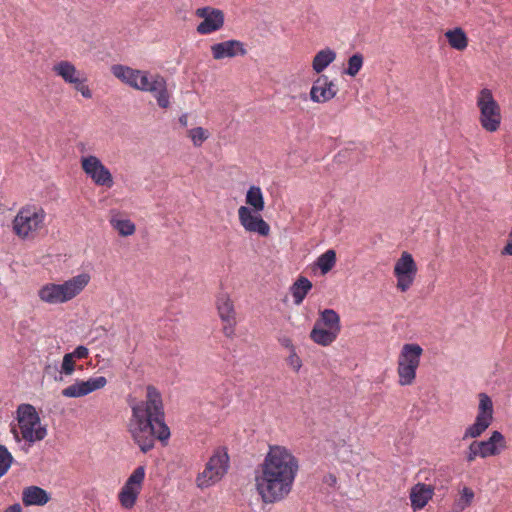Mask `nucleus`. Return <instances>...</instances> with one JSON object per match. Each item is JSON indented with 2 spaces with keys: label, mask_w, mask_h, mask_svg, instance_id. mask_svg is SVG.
Wrapping results in <instances>:
<instances>
[{
  "label": "nucleus",
  "mask_w": 512,
  "mask_h": 512,
  "mask_svg": "<svg viewBox=\"0 0 512 512\" xmlns=\"http://www.w3.org/2000/svg\"><path fill=\"white\" fill-rule=\"evenodd\" d=\"M111 224L118 234L127 237L135 233V224L129 219H112Z\"/></svg>",
  "instance_id": "32"
},
{
  "label": "nucleus",
  "mask_w": 512,
  "mask_h": 512,
  "mask_svg": "<svg viewBox=\"0 0 512 512\" xmlns=\"http://www.w3.org/2000/svg\"><path fill=\"white\" fill-rule=\"evenodd\" d=\"M70 354L74 359H86L89 356V350L87 347L79 345Z\"/></svg>",
  "instance_id": "42"
},
{
  "label": "nucleus",
  "mask_w": 512,
  "mask_h": 512,
  "mask_svg": "<svg viewBox=\"0 0 512 512\" xmlns=\"http://www.w3.org/2000/svg\"><path fill=\"white\" fill-rule=\"evenodd\" d=\"M107 384L104 376L89 378L88 380H76L72 385L62 390V395L67 398H79L86 396Z\"/></svg>",
  "instance_id": "14"
},
{
  "label": "nucleus",
  "mask_w": 512,
  "mask_h": 512,
  "mask_svg": "<svg viewBox=\"0 0 512 512\" xmlns=\"http://www.w3.org/2000/svg\"><path fill=\"white\" fill-rule=\"evenodd\" d=\"M315 324L339 333L341 331L340 316L334 309L326 308L321 310Z\"/></svg>",
  "instance_id": "23"
},
{
  "label": "nucleus",
  "mask_w": 512,
  "mask_h": 512,
  "mask_svg": "<svg viewBox=\"0 0 512 512\" xmlns=\"http://www.w3.org/2000/svg\"><path fill=\"white\" fill-rule=\"evenodd\" d=\"M113 75L120 79L123 83L133 87L134 89L143 91L142 80L144 78L151 79L147 71L133 69L121 64H115L111 67Z\"/></svg>",
  "instance_id": "15"
},
{
  "label": "nucleus",
  "mask_w": 512,
  "mask_h": 512,
  "mask_svg": "<svg viewBox=\"0 0 512 512\" xmlns=\"http://www.w3.org/2000/svg\"><path fill=\"white\" fill-rule=\"evenodd\" d=\"M482 458L499 455L507 447L504 435L500 431H493L487 440L478 441Z\"/></svg>",
  "instance_id": "19"
},
{
  "label": "nucleus",
  "mask_w": 512,
  "mask_h": 512,
  "mask_svg": "<svg viewBox=\"0 0 512 512\" xmlns=\"http://www.w3.org/2000/svg\"><path fill=\"white\" fill-rule=\"evenodd\" d=\"M501 254L512 256V240L508 239L506 245L503 247L501 251Z\"/></svg>",
  "instance_id": "46"
},
{
  "label": "nucleus",
  "mask_w": 512,
  "mask_h": 512,
  "mask_svg": "<svg viewBox=\"0 0 512 512\" xmlns=\"http://www.w3.org/2000/svg\"><path fill=\"white\" fill-rule=\"evenodd\" d=\"M51 500V494L39 486H28L23 489L22 502L25 507L44 506Z\"/></svg>",
  "instance_id": "20"
},
{
  "label": "nucleus",
  "mask_w": 512,
  "mask_h": 512,
  "mask_svg": "<svg viewBox=\"0 0 512 512\" xmlns=\"http://www.w3.org/2000/svg\"><path fill=\"white\" fill-rule=\"evenodd\" d=\"M299 470V461L284 446L269 445V450L255 469V486L265 504L288 497Z\"/></svg>",
  "instance_id": "1"
},
{
  "label": "nucleus",
  "mask_w": 512,
  "mask_h": 512,
  "mask_svg": "<svg viewBox=\"0 0 512 512\" xmlns=\"http://www.w3.org/2000/svg\"><path fill=\"white\" fill-rule=\"evenodd\" d=\"M229 455L226 448L217 449L206 463L204 471L198 475L197 484L199 487H208L220 480L228 471Z\"/></svg>",
  "instance_id": "7"
},
{
  "label": "nucleus",
  "mask_w": 512,
  "mask_h": 512,
  "mask_svg": "<svg viewBox=\"0 0 512 512\" xmlns=\"http://www.w3.org/2000/svg\"><path fill=\"white\" fill-rule=\"evenodd\" d=\"M336 261V251L334 249H328L317 258L315 266L320 269L322 275H326L334 268Z\"/></svg>",
  "instance_id": "30"
},
{
  "label": "nucleus",
  "mask_w": 512,
  "mask_h": 512,
  "mask_svg": "<svg viewBox=\"0 0 512 512\" xmlns=\"http://www.w3.org/2000/svg\"><path fill=\"white\" fill-rule=\"evenodd\" d=\"M493 402L486 393L479 394L478 413L475 422L466 428L463 440L480 437L493 421Z\"/></svg>",
  "instance_id": "8"
},
{
  "label": "nucleus",
  "mask_w": 512,
  "mask_h": 512,
  "mask_svg": "<svg viewBox=\"0 0 512 512\" xmlns=\"http://www.w3.org/2000/svg\"><path fill=\"white\" fill-rule=\"evenodd\" d=\"M449 45L458 51L464 50L468 45V38L464 30L460 27L450 29L445 33Z\"/></svg>",
  "instance_id": "27"
},
{
  "label": "nucleus",
  "mask_w": 512,
  "mask_h": 512,
  "mask_svg": "<svg viewBox=\"0 0 512 512\" xmlns=\"http://www.w3.org/2000/svg\"><path fill=\"white\" fill-rule=\"evenodd\" d=\"M196 16L203 18L196 28L199 34L207 35L218 31L224 25L225 16L224 12L220 9L205 6L196 10Z\"/></svg>",
  "instance_id": "12"
},
{
  "label": "nucleus",
  "mask_w": 512,
  "mask_h": 512,
  "mask_svg": "<svg viewBox=\"0 0 512 512\" xmlns=\"http://www.w3.org/2000/svg\"><path fill=\"white\" fill-rule=\"evenodd\" d=\"M417 273V265L408 252H403L394 266V274L397 278V288L405 292L412 285Z\"/></svg>",
  "instance_id": "11"
},
{
  "label": "nucleus",
  "mask_w": 512,
  "mask_h": 512,
  "mask_svg": "<svg viewBox=\"0 0 512 512\" xmlns=\"http://www.w3.org/2000/svg\"><path fill=\"white\" fill-rule=\"evenodd\" d=\"M423 349L416 343L404 344L398 357V375L401 385H410L416 378Z\"/></svg>",
  "instance_id": "6"
},
{
  "label": "nucleus",
  "mask_w": 512,
  "mask_h": 512,
  "mask_svg": "<svg viewBox=\"0 0 512 512\" xmlns=\"http://www.w3.org/2000/svg\"><path fill=\"white\" fill-rule=\"evenodd\" d=\"M4 512H22V507L19 503H14L7 507Z\"/></svg>",
  "instance_id": "47"
},
{
  "label": "nucleus",
  "mask_w": 512,
  "mask_h": 512,
  "mask_svg": "<svg viewBox=\"0 0 512 512\" xmlns=\"http://www.w3.org/2000/svg\"><path fill=\"white\" fill-rule=\"evenodd\" d=\"M140 491L141 490L139 489L124 484L118 495L122 507H124L125 509H131L132 507H134L138 495L140 494Z\"/></svg>",
  "instance_id": "31"
},
{
  "label": "nucleus",
  "mask_w": 512,
  "mask_h": 512,
  "mask_svg": "<svg viewBox=\"0 0 512 512\" xmlns=\"http://www.w3.org/2000/svg\"><path fill=\"white\" fill-rule=\"evenodd\" d=\"M76 369L75 359L70 353H66L63 357L60 374L70 376Z\"/></svg>",
  "instance_id": "37"
},
{
  "label": "nucleus",
  "mask_w": 512,
  "mask_h": 512,
  "mask_svg": "<svg viewBox=\"0 0 512 512\" xmlns=\"http://www.w3.org/2000/svg\"><path fill=\"white\" fill-rule=\"evenodd\" d=\"M474 498V492L471 488L464 487L461 496L455 501L452 512H462L466 507L470 506Z\"/></svg>",
  "instance_id": "34"
},
{
  "label": "nucleus",
  "mask_w": 512,
  "mask_h": 512,
  "mask_svg": "<svg viewBox=\"0 0 512 512\" xmlns=\"http://www.w3.org/2000/svg\"><path fill=\"white\" fill-rule=\"evenodd\" d=\"M86 81L87 79L85 77H81L80 75L77 76V81L72 83V85H74L75 90L79 91L84 98L89 99L92 97V92L88 85L85 84Z\"/></svg>",
  "instance_id": "40"
},
{
  "label": "nucleus",
  "mask_w": 512,
  "mask_h": 512,
  "mask_svg": "<svg viewBox=\"0 0 512 512\" xmlns=\"http://www.w3.org/2000/svg\"><path fill=\"white\" fill-rule=\"evenodd\" d=\"M476 455H474L472 452H470L469 450L466 452V460L467 462L471 463L473 462L475 459H476Z\"/></svg>",
  "instance_id": "50"
},
{
  "label": "nucleus",
  "mask_w": 512,
  "mask_h": 512,
  "mask_svg": "<svg viewBox=\"0 0 512 512\" xmlns=\"http://www.w3.org/2000/svg\"><path fill=\"white\" fill-rule=\"evenodd\" d=\"M53 71L69 84L75 83V81H77V76L81 75L74 64L69 61H60L55 64L53 66Z\"/></svg>",
  "instance_id": "26"
},
{
  "label": "nucleus",
  "mask_w": 512,
  "mask_h": 512,
  "mask_svg": "<svg viewBox=\"0 0 512 512\" xmlns=\"http://www.w3.org/2000/svg\"><path fill=\"white\" fill-rule=\"evenodd\" d=\"M81 168L87 176L98 186L111 188L114 184L110 170L93 155L81 158Z\"/></svg>",
  "instance_id": "10"
},
{
  "label": "nucleus",
  "mask_w": 512,
  "mask_h": 512,
  "mask_svg": "<svg viewBox=\"0 0 512 512\" xmlns=\"http://www.w3.org/2000/svg\"><path fill=\"white\" fill-rule=\"evenodd\" d=\"M90 275L81 273L62 284L49 283L38 291L39 298L47 303H64L77 296L89 283Z\"/></svg>",
  "instance_id": "4"
},
{
  "label": "nucleus",
  "mask_w": 512,
  "mask_h": 512,
  "mask_svg": "<svg viewBox=\"0 0 512 512\" xmlns=\"http://www.w3.org/2000/svg\"><path fill=\"white\" fill-rule=\"evenodd\" d=\"M213 59L222 60L224 58H234L237 55L245 56L247 50L245 44L239 40L231 39L211 46Z\"/></svg>",
  "instance_id": "17"
},
{
  "label": "nucleus",
  "mask_w": 512,
  "mask_h": 512,
  "mask_svg": "<svg viewBox=\"0 0 512 512\" xmlns=\"http://www.w3.org/2000/svg\"><path fill=\"white\" fill-rule=\"evenodd\" d=\"M364 62V57L361 53L356 52L348 58L347 67L344 69V74L355 77L361 70Z\"/></svg>",
  "instance_id": "33"
},
{
  "label": "nucleus",
  "mask_w": 512,
  "mask_h": 512,
  "mask_svg": "<svg viewBox=\"0 0 512 512\" xmlns=\"http://www.w3.org/2000/svg\"><path fill=\"white\" fill-rule=\"evenodd\" d=\"M478 441L474 440L473 442H471V444L469 445L468 447V450L470 452H472L474 455H476L477 457H481L482 458V453H481V449L479 448L478 446Z\"/></svg>",
  "instance_id": "43"
},
{
  "label": "nucleus",
  "mask_w": 512,
  "mask_h": 512,
  "mask_svg": "<svg viewBox=\"0 0 512 512\" xmlns=\"http://www.w3.org/2000/svg\"><path fill=\"white\" fill-rule=\"evenodd\" d=\"M279 342L283 347L289 349L290 352L292 351V349H295V346L293 345L292 340L288 337L279 338Z\"/></svg>",
  "instance_id": "45"
},
{
  "label": "nucleus",
  "mask_w": 512,
  "mask_h": 512,
  "mask_svg": "<svg viewBox=\"0 0 512 512\" xmlns=\"http://www.w3.org/2000/svg\"><path fill=\"white\" fill-rule=\"evenodd\" d=\"M145 478V467L138 466L128 477L125 484L141 490Z\"/></svg>",
  "instance_id": "36"
},
{
  "label": "nucleus",
  "mask_w": 512,
  "mask_h": 512,
  "mask_svg": "<svg viewBox=\"0 0 512 512\" xmlns=\"http://www.w3.org/2000/svg\"><path fill=\"white\" fill-rule=\"evenodd\" d=\"M239 221L248 232L257 233L262 237H267L270 233L269 224L259 213H254L247 206H241L238 210Z\"/></svg>",
  "instance_id": "13"
},
{
  "label": "nucleus",
  "mask_w": 512,
  "mask_h": 512,
  "mask_svg": "<svg viewBox=\"0 0 512 512\" xmlns=\"http://www.w3.org/2000/svg\"><path fill=\"white\" fill-rule=\"evenodd\" d=\"M477 107L480 111L479 122L482 128L487 132H496L501 124V109L490 89L483 88L479 92Z\"/></svg>",
  "instance_id": "5"
},
{
  "label": "nucleus",
  "mask_w": 512,
  "mask_h": 512,
  "mask_svg": "<svg viewBox=\"0 0 512 512\" xmlns=\"http://www.w3.org/2000/svg\"><path fill=\"white\" fill-rule=\"evenodd\" d=\"M246 204L249 205L254 213L264 210L265 202L262 191L258 186H250L246 194Z\"/></svg>",
  "instance_id": "29"
},
{
  "label": "nucleus",
  "mask_w": 512,
  "mask_h": 512,
  "mask_svg": "<svg viewBox=\"0 0 512 512\" xmlns=\"http://www.w3.org/2000/svg\"><path fill=\"white\" fill-rule=\"evenodd\" d=\"M14 461V457L8 448L0 444V478L7 474Z\"/></svg>",
  "instance_id": "35"
},
{
  "label": "nucleus",
  "mask_w": 512,
  "mask_h": 512,
  "mask_svg": "<svg viewBox=\"0 0 512 512\" xmlns=\"http://www.w3.org/2000/svg\"><path fill=\"white\" fill-rule=\"evenodd\" d=\"M287 363L290 365L295 372H298L302 367V361L296 353V349H292L290 355L287 358Z\"/></svg>",
  "instance_id": "41"
},
{
  "label": "nucleus",
  "mask_w": 512,
  "mask_h": 512,
  "mask_svg": "<svg viewBox=\"0 0 512 512\" xmlns=\"http://www.w3.org/2000/svg\"><path fill=\"white\" fill-rule=\"evenodd\" d=\"M147 401L132 407L136 426H130V433L143 453L153 449L155 439L165 442L170 437V429L165 423V413L160 392L149 385Z\"/></svg>",
  "instance_id": "2"
},
{
  "label": "nucleus",
  "mask_w": 512,
  "mask_h": 512,
  "mask_svg": "<svg viewBox=\"0 0 512 512\" xmlns=\"http://www.w3.org/2000/svg\"><path fill=\"white\" fill-rule=\"evenodd\" d=\"M336 59V52L331 48H325L316 53L312 61L313 70L320 74Z\"/></svg>",
  "instance_id": "25"
},
{
  "label": "nucleus",
  "mask_w": 512,
  "mask_h": 512,
  "mask_svg": "<svg viewBox=\"0 0 512 512\" xmlns=\"http://www.w3.org/2000/svg\"><path fill=\"white\" fill-rule=\"evenodd\" d=\"M338 335L339 332L333 331L328 328H324L316 324H314L310 332L311 340L321 346H329L336 340Z\"/></svg>",
  "instance_id": "22"
},
{
  "label": "nucleus",
  "mask_w": 512,
  "mask_h": 512,
  "mask_svg": "<svg viewBox=\"0 0 512 512\" xmlns=\"http://www.w3.org/2000/svg\"><path fill=\"white\" fill-rule=\"evenodd\" d=\"M194 146L199 147L208 138V132L202 127H195L189 131Z\"/></svg>",
  "instance_id": "39"
},
{
  "label": "nucleus",
  "mask_w": 512,
  "mask_h": 512,
  "mask_svg": "<svg viewBox=\"0 0 512 512\" xmlns=\"http://www.w3.org/2000/svg\"><path fill=\"white\" fill-rule=\"evenodd\" d=\"M143 91L146 92H157L156 99L157 104L161 108H168L169 106V93L167 90V83L163 76L156 74L152 76V79L144 78L142 80Z\"/></svg>",
  "instance_id": "18"
},
{
  "label": "nucleus",
  "mask_w": 512,
  "mask_h": 512,
  "mask_svg": "<svg viewBox=\"0 0 512 512\" xmlns=\"http://www.w3.org/2000/svg\"><path fill=\"white\" fill-rule=\"evenodd\" d=\"M33 443H29V442H26L24 443V445L21 446V450L24 451L25 453H28L30 447L32 446Z\"/></svg>",
  "instance_id": "51"
},
{
  "label": "nucleus",
  "mask_w": 512,
  "mask_h": 512,
  "mask_svg": "<svg viewBox=\"0 0 512 512\" xmlns=\"http://www.w3.org/2000/svg\"><path fill=\"white\" fill-rule=\"evenodd\" d=\"M337 482V478L334 474H328L326 477H325V483H328L329 485H335Z\"/></svg>",
  "instance_id": "48"
},
{
  "label": "nucleus",
  "mask_w": 512,
  "mask_h": 512,
  "mask_svg": "<svg viewBox=\"0 0 512 512\" xmlns=\"http://www.w3.org/2000/svg\"><path fill=\"white\" fill-rule=\"evenodd\" d=\"M44 375L52 378L54 381H62V374H60V369L58 368V362L53 361L49 362L47 361L44 369H43Z\"/></svg>",
  "instance_id": "38"
},
{
  "label": "nucleus",
  "mask_w": 512,
  "mask_h": 512,
  "mask_svg": "<svg viewBox=\"0 0 512 512\" xmlns=\"http://www.w3.org/2000/svg\"><path fill=\"white\" fill-rule=\"evenodd\" d=\"M16 413L20 432L13 426L11 433L17 443L22 439L29 443H35L46 437L47 427L41 425L40 416L33 405L22 403L17 407Z\"/></svg>",
  "instance_id": "3"
},
{
  "label": "nucleus",
  "mask_w": 512,
  "mask_h": 512,
  "mask_svg": "<svg viewBox=\"0 0 512 512\" xmlns=\"http://www.w3.org/2000/svg\"><path fill=\"white\" fill-rule=\"evenodd\" d=\"M337 91L334 82L329 80L328 76L321 74L312 85L310 99L316 103H325L334 98Z\"/></svg>",
  "instance_id": "16"
},
{
  "label": "nucleus",
  "mask_w": 512,
  "mask_h": 512,
  "mask_svg": "<svg viewBox=\"0 0 512 512\" xmlns=\"http://www.w3.org/2000/svg\"><path fill=\"white\" fill-rule=\"evenodd\" d=\"M179 123L181 126L186 127L188 125V117L186 114H183L179 117Z\"/></svg>",
  "instance_id": "49"
},
{
  "label": "nucleus",
  "mask_w": 512,
  "mask_h": 512,
  "mask_svg": "<svg viewBox=\"0 0 512 512\" xmlns=\"http://www.w3.org/2000/svg\"><path fill=\"white\" fill-rule=\"evenodd\" d=\"M44 217L45 212L43 209L36 210L35 207L23 208L13 220V230L16 235L26 237L30 231L42 227Z\"/></svg>",
  "instance_id": "9"
},
{
  "label": "nucleus",
  "mask_w": 512,
  "mask_h": 512,
  "mask_svg": "<svg viewBox=\"0 0 512 512\" xmlns=\"http://www.w3.org/2000/svg\"><path fill=\"white\" fill-rule=\"evenodd\" d=\"M434 488L431 485L417 483L410 492L411 506L414 511L423 509L433 496Z\"/></svg>",
  "instance_id": "21"
},
{
  "label": "nucleus",
  "mask_w": 512,
  "mask_h": 512,
  "mask_svg": "<svg viewBox=\"0 0 512 512\" xmlns=\"http://www.w3.org/2000/svg\"><path fill=\"white\" fill-rule=\"evenodd\" d=\"M217 309L219 316L224 322H234V305L228 295L222 294L217 299Z\"/></svg>",
  "instance_id": "28"
},
{
  "label": "nucleus",
  "mask_w": 512,
  "mask_h": 512,
  "mask_svg": "<svg viewBox=\"0 0 512 512\" xmlns=\"http://www.w3.org/2000/svg\"><path fill=\"white\" fill-rule=\"evenodd\" d=\"M235 323V320L234 322H226V325L223 327V332L227 337H231L234 334Z\"/></svg>",
  "instance_id": "44"
},
{
  "label": "nucleus",
  "mask_w": 512,
  "mask_h": 512,
  "mask_svg": "<svg viewBox=\"0 0 512 512\" xmlns=\"http://www.w3.org/2000/svg\"><path fill=\"white\" fill-rule=\"evenodd\" d=\"M312 287L313 284L308 278L299 276L290 287V291L294 299V304L300 305L306 298L307 294L311 291Z\"/></svg>",
  "instance_id": "24"
}]
</instances>
